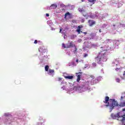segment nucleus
<instances>
[{"label":"nucleus","instance_id":"1","mask_svg":"<svg viewBox=\"0 0 125 125\" xmlns=\"http://www.w3.org/2000/svg\"><path fill=\"white\" fill-rule=\"evenodd\" d=\"M104 102L107 104L105 105L106 107H109V106H110V110H113L114 107H118V106H119V107H125V101L120 103V105H119L118 102H117L116 100L112 99H109L108 96L105 97V100Z\"/></svg>","mask_w":125,"mask_h":125},{"label":"nucleus","instance_id":"2","mask_svg":"<svg viewBox=\"0 0 125 125\" xmlns=\"http://www.w3.org/2000/svg\"><path fill=\"white\" fill-rule=\"evenodd\" d=\"M107 57L108 54L101 51L98 53V56L96 57L95 59L97 63H99L100 62H101V61L106 62V61H107Z\"/></svg>","mask_w":125,"mask_h":125},{"label":"nucleus","instance_id":"3","mask_svg":"<svg viewBox=\"0 0 125 125\" xmlns=\"http://www.w3.org/2000/svg\"><path fill=\"white\" fill-rule=\"evenodd\" d=\"M111 118H112V119H113V120H116L117 119H120V118H122L121 121L123 124H124V121L125 120V114L123 115L121 117L120 116L119 113H117L116 115H115L114 114H111Z\"/></svg>","mask_w":125,"mask_h":125},{"label":"nucleus","instance_id":"4","mask_svg":"<svg viewBox=\"0 0 125 125\" xmlns=\"http://www.w3.org/2000/svg\"><path fill=\"white\" fill-rule=\"evenodd\" d=\"M88 23L89 27H92L96 24V21H95L89 20L88 21Z\"/></svg>","mask_w":125,"mask_h":125},{"label":"nucleus","instance_id":"5","mask_svg":"<svg viewBox=\"0 0 125 125\" xmlns=\"http://www.w3.org/2000/svg\"><path fill=\"white\" fill-rule=\"evenodd\" d=\"M74 46H76V45H75V43H74L73 41H71L69 42V44H67L66 47L68 48H71V47H74Z\"/></svg>","mask_w":125,"mask_h":125},{"label":"nucleus","instance_id":"6","mask_svg":"<svg viewBox=\"0 0 125 125\" xmlns=\"http://www.w3.org/2000/svg\"><path fill=\"white\" fill-rule=\"evenodd\" d=\"M83 26L82 25L78 26V29H77L76 32H78V34H81V33H83V31H81V29L83 28Z\"/></svg>","mask_w":125,"mask_h":125},{"label":"nucleus","instance_id":"7","mask_svg":"<svg viewBox=\"0 0 125 125\" xmlns=\"http://www.w3.org/2000/svg\"><path fill=\"white\" fill-rule=\"evenodd\" d=\"M39 121L40 122V123H38V125H42V124H44V123H45V120H43L42 117L40 118Z\"/></svg>","mask_w":125,"mask_h":125},{"label":"nucleus","instance_id":"8","mask_svg":"<svg viewBox=\"0 0 125 125\" xmlns=\"http://www.w3.org/2000/svg\"><path fill=\"white\" fill-rule=\"evenodd\" d=\"M77 74H82V73L81 72H79V73H76ZM81 77H82V74H78L77 75V82L78 83L80 82V81H81Z\"/></svg>","mask_w":125,"mask_h":125},{"label":"nucleus","instance_id":"9","mask_svg":"<svg viewBox=\"0 0 125 125\" xmlns=\"http://www.w3.org/2000/svg\"><path fill=\"white\" fill-rule=\"evenodd\" d=\"M69 16V18L70 19L72 18V16H71V14L69 12H68L64 14V19H66V18H67V16Z\"/></svg>","mask_w":125,"mask_h":125},{"label":"nucleus","instance_id":"10","mask_svg":"<svg viewBox=\"0 0 125 125\" xmlns=\"http://www.w3.org/2000/svg\"><path fill=\"white\" fill-rule=\"evenodd\" d=\"M48 74L49 75H53V74H54V70L49 69L48 72Z\"/></svg>","mask_w":125,"mask_h":125},{"label":"nucleus","instance_id":"11","mask_svg":"<svg viewBox=\"0 0 125 125\" xmlns=\"http://www.w3.org/2000/svg\"><path fill=\"white\" fill-rule=\"evenodd\" d=\"M50 7H52V9H55L57 7V5L56 4H52L51 5Z\"/></svg>","mask_w":125,"mask_h":125},{"label":"nucleus","instance_id":"12","mask_svg":"<svg viewBox=\"0 0 125 125\" xmlns=\"http://www.w3.org/2000/svg\"><path fill=\"white\" fill-rule=\"evenodd\" d=\"M65 79H68V80H72L73 79L74 76H66L64 77Z\"/></svg>","mask_w":125,"mask_h":125},{"label":"nucleus","instance_id":"13","mask_svg":"<svg viewBox=\"0 0 125 125\" xmlns=\"http://www.w3.org/2000/svg\"><path fill=\"white\" fill-rule=\"evenodd\" d=\"M6 119L8 121V120H10V119H12V116L11 115H9L8 116H6Z\"/></svg>","mask_w":125,"mask_h":125},{"label":"nucleus","instance_id":"14","mask_svg":"<svg viewBox=\"0 0 125 125\" xmlns=\"http://www.w3.org/2000/svg\"><path fill=\"white\" fill-rule=\"evenodd\" d=\"M88 1L89 2H91L93 4H94L95 3V1H96V0H88Z\"/></svg>","mask_w":125,"mask_h":125},{"label":"nucleus","instance_id":"15","mask_svg":"<svg viewBox=\"0 0 125 125\" xmlns=\"http://www.w3.org/2000/svg\"><path fill=\"white\" fill-rule=\"evenodd\" d=\"M49 69V66L48 65H46L45 66V70L46 71V72H48V70Z\"/></svg>","mask_w":125,"mask_h":125},{"label":"nucleus","instance_id":"16","mask_svg":"<svg viewBox=\"0 0 125 125\" xmlns=\"http://www.w3.org/2000/svg\"><path fill=\"white\" fill-rule=\"evenodd\" d=\"M16 84H20L21 83V82L20 80H17L15 81Z\"/></svg>","mask_w":125,"mask_h":125},{"label":"nucleus","instance_id":"17","mask_svg":"<svg viewBox=\"0 0 125 125\" xmlns=\"http://www.w3.org/2000/svg\"><path fill=\"white\" fill-rule=\"evenodd\" d=\"M67 45H68V44H66V45L64 43L62 44V47H63V48H67Z\"/></svg>","mask_w":125,"mask_h":125},{"label":"nucleus","instance_id":"18","mask_svg":"<svg viewBox=\"0 0 125 125\" xmlns=\"http://www.w3.org/2000/svg\"><path fill=\"white\" fill-rule=\"evenodd\" d=\"M121 78L123 80H125V71H124V73L123 74V77L121 76Z\"/></svg>","mask_w":125,"mask_h":125},{"label":"nucleus","instance_id":"19","mask_svg":"<svg viewBox=\"0 0 125 125\" xmlns=\"http://www.w3.org/2000/svg\"><path fill=\"white\" fill-rule=\"evenodd\" d=\"M60 6L61 7H62V8L66 7V5H64V4H60Z\"/></svg>","mask_w":125,"mask_h":125},{"label":"nucleus","instance_id":"20","mask_svg":"<svg viewBox=\"0 0 125 125\" xmlns=\"http://www.w3.org/2000/svg\"><path fill=\"white\" fill-rule=\"evenodd\" d=\"M116 82H117V83H120L121 82V80L119 78H116Z\"/></svg>","mask_w":125,"mask_h":125},{"label":"nucleus","instance_id":"21","mask_svg":"<svg viewBox=\"0 0 125 125\" xmlns=\"http://www.w3.org/2000/svg\"><path fill=\"white\" fill-rule=\"evenodd\" d=\"M92 66H93V67H96V62H93V63H92Z\"/></svg>","mask_w":125,"mask_h":125},{"label":"nucleus","instance_id":"22","mask_svg":"<svg viewBox=\"0 0 125 125\" xmlns=\"http://www.w3.org/2000/svg\"><path fill=\"white\" fill-rule=\"evenodd\" d=\"M88 56V55L87 54H84L83 57L85 58V57H87Z\"/></svg>","mask_w":125,"mask_h":125},{"label":"nucleus","instance_id":"23","mask_svg":"<svg viewBox=\"0 0 125 125\" xmlns=\"http://www.w3.org/2000/svg\"><path fill=\"white\" fill-rule=\"evenodd\" d=\"M61 80H62V78L59 77V78H58L57 81H58V82H60V81H61Z\"/></svg>","mask_w":125,"mask_h":125},{"label":"nucleus","instance_id":"24","mask_svg":"<svg viewBox=\"0 0 125 125\" xmlns=\"http://www.w3.org/2000/svg\"><path fill=\"white\" fill-rule=\"evenodd\" d=\"M90 78H91L92 79H94L95 77H94V76L93 75H90Z\"/></svg>","mask_w":125,"mask_h":125},{"label":"nucleus","instance_id":"25","mask_svg":"<svg viewBox=\"0 0 125 125\" xmlns=\"http://www.w3.org/2000/svg\"><path fill=\"white\" fill-rule=\"evenodd\" d=\"M34 43H35V44H37V43H38V40H35V41H34Z\"/></svg>","mask_w":125,"mask_h":125},{"label":"nucleus","instance_id":"26","mask_svg":"<svg viewBox=\"0 0 125 125\" xmlns=\"http://www.w3.org/2000/svg\"><path fill=\"white\" fill-rule=\"evenodd\" d=\"M91 46H94V47H95V46H96V45H95V44H91Z\"/></svg>","mask_w":125,"mask_h":125},{"label":"nucleus","instance_id":"27","mask_svg":"<svg viewBox=\"0 0 125 125\" xmlns=\"http://www.w3.org/2000/svg\"><path fill=\"white\" fill-rule=\"evenodd\" d=\"M74 47H75V51H77V50H78V49L77 48V47H76V46H74Z\"/></svg>","mask_w":125,"mask_h":125},{"label":"nucleus","instance_id":"28","mask_svg":"<svg viewBox=\"0 0 125 125\" xmlns=\"http://www.w3.org/2000/svg\"><path fill=\"white\" fill-rule=\"evenodd\" d=\"M123 98H125V97L121 96L120 100H123Z\"/></svg>","mask_w":125,"mask_h":125},{"label":"nucleus","instance_id":"29","mask_svg":"<svg viewBox=\"0 0 125 125\" xmlns=\"http://www.w3.org/2000/svg\"><path fill=\"white\" fill-rule=\"evenodd\" d=\"M72 65H73V66H77L76 64H75V63L74 62H72Z\"/></svg>","mask_w":125,"mask_h":125},{"label":"nucleus","instance_id":"30","mask_svg":"<svg viewBox=\"0 0 125 125\" xmlns=\"http://www.w3.org/2000/svg\"><path fill=\"white\" fill-rule=\"evenodd\" d=\"M121 68H116L115 70L116 71H119V70H120Z\"/></svg>","mask_w":125,"mask_h":125},{"label":"nucleus","instance_id":"31","mask_svg":"<svg viewBox=\"0 0 125 125\" xmlns=\"http://www.w3.org/2000/svg\"><path fill=\"white\" fill-rule=\"evenodd\" d=\"M76 61V62L78 64L79 63V59H77Z\"/></svg>","mask_w":125,"mask_h":125},{"label":"nucleus","instance_id":"32","mask_svg":"<svg viewBox=\"0 0 125 125\" xmlns=\"http://www.w3.org/2000/svg\"><path fill=\"white\" fill-rule=\"evenodd\" d=\"M46 16L47 17H48V16H49V14H46Z\"/></svg>","mask_w":125,"mask_h":125},{"label":"nucleus","instance_id":"33","mask_svg":"<svg viewBox=\"0 0 125 125\" xmlns=\"http://www.w3.org/2000/svg\"><path fill=\"white\" fill-rule=\"evenodd\" d=\"M61 31H62V29H60V33H62V34H63V32H62Z\"/></svg>","mask_w":125,"mask_h":125},{"label":"nucleus","instance_id":"34","mask_svg":"<svg viewBox=\"0 0 125 125\" xmlns=\"http://www.w3.org/2000/svg\"><path fill=\"white\" fill-rule=\"evenodd\" d=\"M122 111H123V112L125 111V108H123V109H122Z\"/></svg>","mask_w":125,"mask_h":125},{"label":"nucleus","instance_id":"35","mask_svg":"<svg viewBox=\"0 0 125 125\" xmlns=\"http://www.w3.org/2000/svg\"><path fill=\"white\" fill-rule=\"evenodd\" d=\"M101 32H102V31H101V29H100V30H99V32H100V33H101Z\"/></svg>","mask_w":125,"mask_h":125},{"label":"nucleus","instance_id":"36","mask_svg":"<svg viewBox=\"0 0 125 125\" xmlns=\"http://www.w3.org/2000/svg\"><path fill=\"white\" fill-rule=\"evenodd\" d=\"M106 41H110V39H106Z\"/></svg>","mask_w":125,"mask_h":125},{"label":"nucleus","instance_id":"37","mask_svg":"<svg viewBox=\"0 0 125 125\" xmlns=\"http://www.w3.org/2000/svg\"><path fill=\"white\" fill-rule=\"evenodd\" d=\"M83 34H87L86 32H83Z\"/></svg>","mask_w":125,"mask_h":125},{"label":"nucleus","instance_id":"38","mask_svg":"<svg viewBox=\"0 0 125 125\" xmlns=\"http://www.w3.org/2000/svg\"><path fill=\"white\" fill-rule=\"evenodd\" d=\"M84 0H82V1L83 2V1Z\"/></svg>","mask_w":125,"mask_h":125},{"label":"nucleus","instance_id":"39","mask_svg":"<svg viewBox=\"0 0 125 125\" xmlns=\"http://www.w3.org/2000/svg\"><path fill=\"white\" fill-rule=\"evenodd\" d=\"M114 27H115V25H113Z\"/></svg>","mask_w":125,"mask_h":125},{"label":"nucleus","instance_id":"40","mask_svg":"<svg viewBox=\"0 0 125 125\" xmlns=\"http://www.w3.org/2000/svg\"><path fill=\"white\" fill-rule=\"evenodd\" d=\"M62 10H64V9H63Z\"/></svg>","mask_w":125,"mask_h":125}]
</instances>
